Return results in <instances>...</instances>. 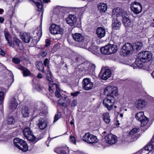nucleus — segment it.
<instances>
[{
    "instance_id": "obj_1",
    "label": "nucleus",
    "mask_w": 154,
    "mask_h": 154,
    "mask_svg": "<svg viewBox=\"0 0 154 154\" xmlns=\"http://www.w3.org/2000/svg\"><path fill=\"white\" fill-rule=\"evenodd\" d=\"M118 42L115 41V44H108L104 47H102L100 49V51L102 54H110L116 52L118 49L117 46L116 44Z\"/></svg>"
},
{
    "instance_id": "obj_2",
    "label": "nucleus",
    "mask_w": 154,
    "mask_h": 154,
    "mask_svg": "<svg viewBox=\"0 0 154 154\" xmlns=\"http://www.w3.org/2000/svg\"><path fill=\"white\" fill-rule=\"evenodd\" d=\"M95 66L88 62H84L79 66V68L86 74H90L93 72Z\"/></svg>"
},
{
    "instance_id": "obj_3",
    "label": "nucleus",
    "mask_w": 154,
    "mask_h": 154,
    "mask_svg": "<svg viewBox=\"0 0 154 154\" xmlns=\"http://www.w3.org/2000/svg\"><path fill=\"white\" fill-rule=\"evenodd\" d=\"M69 8L66 7H61L59 6H56L54 9L53 12L54 14L53 17L57 16V18H62L65 12H69Z\"/></svg>"
},
{
    "instance_id": "obj_4",
    "label": "nucleus",
    "mask_w": 154,
    "mask_h": 154,
    "mask_svg": "<svg viewBox=\"0 0 154 154\" xmlns=\"http://www.w3.org/2000/svg\"><path fill=\"white\" fill-rule=\"evenodd\" d=\"M14 145L20 150L23 152L28 150V146L26 143L22 139L16 138L14 140Z\"/></svg>"
},
{
    "instance_id": "obj_5",
    "label": "nucleus",
    "mask_w": 154,
    "mask_h": 154,
    "mask_svg": "<svg viewBox=\"0 0 154 154\" xmlns=\"http://www.w3.org/2000/svg\"><path fill=\"white\" fill-rule=\"evenodd\" d=\"M115 97L108 95L103 101V103L104 106L109 110L112 109L113 106L115 102Z\"/></svg>"
},
{
    "instance_id": "obj_6",
    "label": "nucleus",
    "mask_w": 154,
    "mask_h": 154,
    "mask_svg": "<svg viewBox=\"0 0 154 154\" xmlns=\"http://www.w3.org/2000/svg\"><path fill=\"white\" fill-rule=\"evenodd\" d=\"M23 133L24 136L28 140L35 142L38 140L37 139L33 134L29 128H25L23 130Z\"/></svg>"
},
{
    "instance_id": "obj_7",
    "label": "nucleus",
    "mask_w": 154,
    "mask_h": 154,
    "mask_svg": "<svg viewBox=\"0 0 154 154\" xmlns=\"http://www.w3.org/2000/svg\"><path fill=\"white\" fill-rule=\"evenodd\" d=\"M136 119L141 123V126H143L148 123V119L144 116L143 112H138L135 116Z\"/></svg>"
},
{
    "instance_id": "obj_8",
    "label": "nucleus",
    "mask_w": 154,
    "mask_h": 154,
    "mask_svg": "<svg viewBox=\"0 0 154 154\" xmlns=\"http://www.w3.org/2000/svg\"><path fill=\"white\" fill-rule=\"evenodd\" d=\"M82 139L84 141L90 144L96 143L98 141L97 137L89 133H86Z\"/></svg>"
},
{
    "instance_id": "obj_9",
    "label": "nucleus",
    "mask_w": 154,
    "mask_h": 154,
    "mask_svg": "<svg viewBox=\"0 0 154 154\" xmlns=\"http://www.w3.org/2000/svg\"><path fill=\"white\" fill-rule=\"evenodd\" d=\"M103 93L106 96H116L118 95L117 88L116 87L108 86L104 89Z\"/></svg>"
},
{
    "instance_id": "obj_10",
    "label": "nucleus",
    "mask_w": 154,
    "mask_h": 154,
    "mask_svg": "<svg viewBox=\"0 0 154 154\" xmlns=\"http://www.w3.org/2000/svg\"><path fill=\"white\" fill-rule=\"evenodd\" d=\"M138 57L141 59L143 62H147L150 60L152 58L151 53L148 51H145L140 52L138 54Z\"/></svg>"
},
{
    "instance_id": "obj_11",
    "label": "nucleus",
    "mask_w": 154,
    "mask_h": 154,
    "mask_svg": "<svg viewBox=\"0 0 154 154\" xmlns=\"http://www.w3.org/2000/svg\"><path fill=\"white\" fill-rule=\"evenodd\" d=\"M133 49L132 45L127 43L122 47L121 51V54L123 56H126Z\"/></svg>"
},
{
    "instance_id": "obj_12",
    "label": "nucleus",
    "mask_w": 154,
    "mask_h": 154,
    "mask_svg": "<svg viewBox=\"0 0 154 154\" xmlns=\"http://www.w3.org/2000/svg\"><path fill=\"white\" fill-rule=\"evenodd\" d=\"M126 12L119 8H116L112 10V17L114 20H117V18L119 16L123 17L126 15Z\"/></svg>"
},
{
    "instance_id": "obj_13",
    "label": "nucleus",
    "mask_w": 154,
    "mask_h": 154,
    "mask_svg": "<svg viewBox=\"0 0 154 154\" xmlns=\"http://www.w3.org/2000/svg\"><path fill=\"white\" fill-rule=\"evenodd\" d=\"M131 8L133 12L136 14H140L142 10V7L141 4L136 2L131 4Z\"/></svg>"
},
{
    "instance_id": "obj_14",
    "label": "nucleus",
    "mask_w": 154,
    "mask_h": 154,
    "mask_svg": "<svg viewBox=\"0 0 154 154\" xmlns=\"http://www.w3.org/2000/svg\"><path fill=\"white\" fill-rule=\"evenodd\" d=\"M50 32L53 34H62L63 33V30L60 26L54 24H52L49 28Z\"/></svg>"
},
{
    "instance_id": "obj_15",
    "label": "nucleus",
    "mask_w": 154,
    "mask_h": 154,
    "mask_svg": "<svg viewBox=\"0 0 154 154\" xmlns=\"http://www.w3.org/2000/svg\"><path fill=\"white\" fill-rule=\"evenodd\" d=\"M66 20L67 23L71 26L75 27L77 26V18L74 15H69Z\"/></svg>"
},
{
    "instance_id": "obj_16",
    "label": "nucleus",
    "mask_w": 154,
    "mask_h": 154,
    "mask_svg": "<svg viewBox=\"0 0 154 154\" xmlns=\"http://www.w3.org/2000/svg\"><path fill=\"white\" fill-rule=\"evenodd\" d=\"M44 106L45 105L42 102L37 103L33 107V114L36 115L39 114Z\"/></svg>"
},
{
    "instance_id": "obj_17",
    "label": "nucleus",
    "mask_w": 154,
    "mask_h": 154,
    "mask_svg": "<svg viewBox=\"0 0 154 154\" xmlns=\"http://www.w3.org/2000/svg\"><path fill=\"white\" fill-rule=\"evenodd\" d=\"M147 104V102L145 100L139 99L136 101L135 106L138 109H142L144 108Z\"/></svg>"
},
{
    "instance_id": "obj_18",
    "label": "nucleus",
    "mask_w": 154,
    "mask_h": 154,
    "mask_svg": "<svg viewBox=\"0 0 154 154\" xmlns=\"http://www.w3.org/2000/svg\"><path fill=\"white\" fill-rule=\"evenodd\" d=\"M10 46L13 48H19L21 49L23 48L22 44L20 40L17 38H13L12 42L8 43Z\"/></svg>"
},
{
    "instance_id": "obj_19",
    "label": "nucleus",
    "mask_w": 154,
    "mask_h": 154,
    "mask_svg": "<svg viewBox=\"0 0 154 154\" xmlns=\"http://www.w3.org/2000/svg\"><path fill=\"white\" fill-rule=\"evenodd\" d=\"M154 148V136L150 140V141L143 148L141 149V152H145L146 151H149L148 153H146L148 154L149 152L152 150Z\"/></svg>"
},
{
    "instance_id": "obj_20",
    "label": "nucleus",
    "mask_w": 154,
    "mask_h": 154,
    "mask_svg": "<svg viewBox=\"0 0 154 154\" xmlns=\"http://www.w3.org/2000/svg\"><path fill=\"white\" fill-rule=\"evenodd\" d=\"M82 82V87L85 90H88L92 88L93 84L89 79H84Z\"/></svg>"
},
{
    "instance_id": "obj_21",
    "label": "nucleus",
    "mask_w": 154,
    "mask_h": 154,
    "mask_svg": "<svg viewBox=\"0 0 154 154\" xmlns=\"http://www.w3.org/2000/svg\"><path fill=\"white\" fill-rule=\"evenodd\" d=\"M105 139L106 142L110 144H114L117 141V137L112 134L106 135Z\"/></svg>"
},
{
    "instance_id": "obj_22",
    "label": "nucleus",
    "mask_w": 154,
    "mask_h": 154,
    "mask_svg": "<svg viewBox=\"0 0 154 154\" xmlns=\"http://www.w3.org/2000/svg\"><path fill=\"white\" fill-rule=\"evenodd\" d=\"M35 31L37 36L34 37L33 41L35 44H36L39 41L42 34V23L39 27L37 28Z\"/></svg>"
},
{
    "instance_id": "obj_23",
    "label": "nucleus",
    "mask_w": 154,
    "mask_h": 154,
    "mask_svg": "<svg viewBox=\"0 0 154 154\" xmlns=\"http://www.w3.org/2000/svg\"><path fill=\"white\" fill-rule=\"evenodd\" d=\"M140 131V129L138 128H133L129 132L128 136L130 137L132 139L131 141H134L138 138V135L137 133Z\"/></svg>"
},
{
    "instance_id": "obj_24",
    "label": "nucleus",
    "mask_w": 154,
    "mask_h": 154,
    "mask_svg": "<svg viewBox=\"0 0 154 154\" xmlns=\"http://www.w3.org/2000/svg\"><path fill=\"white\" fill-rule=\"evenodd\" d=\"M72 35L74 39L77 42H82V43L84 41V36L80 33H76L72 34Z\"/></svg>"
},
{
    "instance_id": "obj_25",
    "label": "nucleus",
    "mask_w": 154,
    "mask_h": 154,
    "mask_svg": "<svg viewBox=\"0 0 154 154\" xmlns=\"http://www.w3.org/2000/svg\"><path fill=\"white\" fill-rule=\"evenodd\" d=\"M106 30L104 28L102 27H98L96 30V34L97 37L99 38L104 37L106 35Z\"/></svg>"
},
{
    "instance_id": "obj_26",
    "label": "nucleus",
    "mask_w": 154,
    "mask_h": 154,
    "mask_svg": "<svg viewBox=\"0 0 154 154\" xmlns=\"http://www.w3.org/2000/svg\"><path fill=\"white\" fill-rule=\"evenodd\" d=\"M38 125L40 129L43 130L46 128L47 123L45 119L40 118L38 120Z\"/></svg>"
},
{
    "instance_id": "obj_27",
    "label": "nucleus",
    "mask_w": 154,
    "mask_h": 154,
    "mask_svg": "<svg viewBox=\"0 0 154 154\" xmlns=\"http://www.w3.org/2000/svg\"><path fill=\"white\" fill-rule=\"evenodd\" d=\"M29 1L32 2V4H34L36 5L38 11H42L43 5L42 1L41 0H29Z\"/></svg>"
},
{
    "instance_id": "obj_28",
    "label": "nucleus",
    "mask_w": 154,
    "mask_h": 154,
    "mask_svg": "<svg viewBox=\"0 0 154 154\" xmlns=\"http://www.w3.org/2000/svg\"><path fill=\"white\" fill-rule=\"evenodd\" d=\"M20 38L23 41L26 43H29L31 39L30 36L26 32L21 34Z\"/></svg>"
},
{
    "instance_id": "obj_29",
    "label": "nucleus",
    "mask_w": 154,
    "mask_h": 154,
    "mask_svg": "<svg viewBox=\"0 0 154 154\" xmlns=\"http://www.w3.org/2000/svg\"><path fill=\"white\" fill-rule=\"evenodd\" d=\"M30 112V109L26 106L23 107L21 110V113L23 117H29Z\"/></svg>"
},
{
    "instance_id": "obj_30",
    "label": "nucleus",
    "mask_w": 154,
    "mask_h": 154,
    "mask_svg": "<svg viewBox=\"0 0 154 154\" xmlns=\"http://www.w3.org/2000/svg\"><path fill=\"white\" fill-rule=\"evenodd\" d=\"M18 103L16 99L14 98H12L10 105V109L12 111H14L17 107Z\"/></svg>"
},
{
    "instance_id": "obj_31",
    "label": "nucleus",
    "mask_w": 154,
    "mask_h": 154,
    "mask_svg": "<svg viewBox=\"0 0 154 154\" xmlns=\"http://www.w3.org/2000/svg\"><path fill=\"white\" fill-rule=\"evenodd\" d=\"M121 23L117 20V19L116 20L114 19L112 21V27L113 29L114 30L119 29L121 26Z\"/></svg>"
},
{
    "instance_id": "obj_32",
    "label": "nucleus",
    "mask_w": 154,
    "mask_h": 154,
    "mask_svg": "<svg viewBox=\"0 0 154 154\" xmlns=\"http://www.w3.org/2000/svg\"><path fill=\"white\" fill-rule=\"evenodd\" d=\"M98 9L100 12H105L107 9L106 5L104 3H100L97 5Z\"/></svg>"
},
{
    "instance_id": "obj_33",
    "label": "nucleus",
    "mask_w": 154,
    "mask_h": 154,
    "mask_svg": "<svg viewBox=\"0 0 154 154\" xmlns=\"http://www.w3.org/2000/svg\"><path fill=\"white\" fill-rule=\"evenodd\" d=\"M111 75V72L109 69H106L103 74L101 78L103 80H106L109 78Z\"/></svg>"
},
{
    "instance_id": "obj_34",
    "label": "nucleus",
    "mask_w": 154,
    "mask_h": 154,
    "mask_svg": "<svg viewBox=\"0 0 154 154\" xmlns=\"http://www.w3.org/2000/svg\"><path fill=\"white\" fill-rule=\"evenodd\" d=\"M122 21L123 24L126 27L131 26V20L128 17H124L122 18Z\"/></svg>"
},
{
    "instance_id": "obj_35",
    "label": "nucleus",
    "mask_w": 154,
    "mask_h": 154,
    "mask_svg": "<svg viewBox=\"0 0 154 154\" xmlns=\"http://www.w3.org/2000/svg\"><path fill=\"white\" fill-rule=\"evenodd\" d=\"M144 62H143L141 59H139V57H138L136 59L135 61L134 64H135L136 65V66L138 68H141L143 67V63Z\"/></svg>"
},
{
    "instance_id": "obj_36",
    "label": "nucleus",
    "mask_w": 154,
    "mask_h": 154,
    "mask_svg": "<svg viewBox=\"0 0 154 154\" xmlns=\"http://www.w3.org/2000/svg\"><path fill=\"white\" fill-rule=\"evenodd\" d=\"M103 116L104 121L107 124L109 123L110 121L109 114L107 112L104 113Z\"/></svg>"
},
{
    "instance_id": "obj_37",
    "label": "nucleus",
    "mask_w": 154,
    "mask_h": 154,
    "mask_svg": "<svg viewBox=\"0 0 154 154\" xmlns=\"http://www.w3.org/2000/svg\"><path fill=\"white\" fill-rule=\"evenodd\" d=\"M98 47L96 45H92L88 48L89 51H91L93 53L96 54L98 51Z\"/></svg>"
},
{
    "instance_id": "obj_38",
    "label": "nucleus",
    "mask_w": 154,
    "mask_h": 154,
    "mask_svg": "<svg viewBox=\"0 0 154 154\" xmlns=\"http://www.w3.org/2000/svg\"><path fill=\"white\" fill-rule=\"evenodd\" d=\"M36 65L38 69L42 72H45L44 67L43 63L42 62L39 61L36 63Z\"/></svg>"
},
{
    "instance_id": "obj_39",
    "label": "nucleus",
    "mask_w": 154,
    "mask_h": 154,
    "mask_svg": "<svg viewBox=\"0 0 154 154\" xmlns=\"http://www.w3.org/2000/svg\"><path fill=\"white\" fill-rule=\"evenodd\" d=\"M142 46L141 43L137 42L134 44L133 45V49H136L137 51L139 50L140 49Z\"/></svg>"
},
{
    "instance_id": "obj_40",
    "label": "nucleus",
    "mask_w": 154,
    "mask_h": 154,
    "mask_svg": "<svg viewBox=\"0 0 154 154\" xmlns=\"http://www.w3.org/2000/svg\"><path fill=\"white\" fill-rule=\"evenodd\" d=\"M22 73L24 77H27L30 75L31 73L29 69L26 68L25 69L22 71Z\"/></svg>"
},
{
    "instance_id": "obj_41",
    "label": "nucleus",
    "mask_w": 154,
    "mask_h": 154,
    "mask_svg": "<svg viewBox=\"0 0 154 154\" xmlns=\"http://www.w3.org/2000/svg\"><path fill=\"white\" fill-rule=\"evenodd\" d=\"M7 123L8 124H13L15 122V119L12 116H9L7 119Z\"/></svg>"
},
{
    "instance_id": "obj_42",
    "label": "nucleus",
    "mask_w": 154,
    "mask_h": 154,
    "mask_svg": "<svg viewBox=\"0 0 154 154\" xmlns=\"http://www.w3.org/2000/svg\"><path fill=\"white\" fill-rule=\"evenodd\" d=\"M48 73H47L46 75V78L49 81V82L51 84V82H52V79L51 78V74L50 71H48Z\"/></svg>"
},
{
    "instance_id": "obj_43",
    "label": "nucleus",
    "mask_w": 154,
    "mask_h": 154,
    "mask_svg": "<svg viewBox=\"0 0 154 154\" xmlns=\"http://www.w3.org/2000/svg\"><path fill=\"white\" fill-rule=\"evenodd\" d=\"M4 33L5 39L7 41L8 43L9 42V40L10 38V35L8 32L7 31L5 30L4 31Z\"/></svg>"
},
{
    "instance_id": "obj_44",
    "label": "nucleus",
    "mask_w": 154,
    "mask_h": 154,
    "mask_svg": "<svg viewBox=\"0 0 154 154\" xmlns=\"http://www.w3.org/2000/svg\"><path fill=\"white\" fill-rule=\"evenodd\" d=\"M54 85H55L56 87V90L55 92V96L57 98H59L61 96V94L60 93V89L58 87H57V85L56 84H54Z\"/></svg>"
},
{
    "instance_id": "obj_45",
    "label": "nucleus",
    "mask_w": 154,
    "mask_h": 154,
    "mask_svg": "<svg viewBox=\"0 0 154 154\" xmlns=\"http://www.w3.org/2000/svg\"><path fill=\"white\" fill-rule=\"evenodd\" d=\"M33 87L35 88L38 91H41L42 90L43 88L39 84H37L33 85Z\"/></svg>"
},
{
    "instance_id": "obj_46",
    "label": "nucleus",
    "mask_w": 154,
    "mask_h": 154,
    "mask_svg": "<svg viewBox=\"0 0 154 154\" xmlns=\"http://www.w3.org/2000/svg\"><path fill=\"white\" fill-rule=\"evenodd\" d=\"M4 94L2 91H0V104H1L3 102L4 99Z\"/></svg>"
},
{
    "instance_id": "obj_47",
    "label": "nucleus",
    "mask_w": 154,
    "mask_h": 154,
    "mask_svg": "<svg viewBox=\"0 0 154 154\" xmlns=\"http://www.w3.org/2000/svg\"><path fill=\"white\" fill-rule=\"evenodd\" d=\"M75 9L77 10L78 11L80 12L79 14V16H81L82 14L83 13L84 11V10L82 8H75Z\"/></svg>"
},
{
    "instance_id": "obj_48",
    "label": "nucleus",
    "mask_w": 154,
    "mask_h": 154,
    "mask_svg": "<svg viewBox=\"0 0 154 154\" xmlns=\"http://www.w3.org/2000/svg\"><path fill=\"white\" fill-rule=\"evenodd\" d=\"M13 62L16 64H18L20 63V60L18 58H14L12 60Z\"/></svg>"
},
{
    "instance_id": "obj_49",
    "label": "nucleus",
    "mask_w": 154,
    "mask_h": 154,
    "mask_svg": "<svg viewBox=\"0 0 154 154\" xmlns=\"http://www.w3.org/2000/svg\"><path fill=\"white\" fill-rule=\"evenodd\" d=\"M70 141L72 142L73 143L76 144L75 139V137L73 136H70Z\"/></svg>"
},
{
    "instance_id": "obj_50",
    "label": "nucleus",
    "mask_w": 154,
    "mask_h": 154,
    "mask_svg": "<svg viewBox=\"0 0 154 154\" xmlns=\"http://www.w3.org/2000/svg\"><path fill=\"white\" fill-rule=\"evenodd\" d=\"M49 61L48 58H46L44 61V65L45 66H48Z\"/></svg>"
},
{
    "instance_id": "obj_51",
    "label": "nucleus",
    "mask_w": 154,
    "mask_h": 154,
    "mask_svg": "<svg viewBox=\"0 0 154 154\" xmlns=\"http://www.w3.org/2000/svg\"><path fill=\"white\" fill-rule=\"evenodd\" d=\"M77 104V101L75 100H72V103L71 104V106L72 107L75 106Z\"/></svg>"
},
{
    "instance_id": "obj_52",
    "label": "nucleus",
    "mask_w": 154,
    "mask_h": 154,
    "mask_svg": "<svg viewBox=\"0 0 154 154\" xmlns=\"http://www.w3.org/2000/svg\"><path fill=\"white\" fill-rule=\"evenodd\" d=\"M60 116V115H59L58 114H56L55 115V116L54 117V122H56L59 119Z\"/></svg>"
},
{
    "instance_id": "obj_53",
    "label": "nucleus",
    "mask_w": 154,
    "mask_h": 154,
    "mask_svg": "<svg viewBox=\"0 0 154 154\" xmlns=\"http://www.w3.org/2000/svg\"><path fill=\"white\" fill-rule=\"evenodd\" d=\"M79 93V91H75L74 93H71V95L74 97H76L78 96V95Z\"/></svg>"
},
{
    "instance_id": "obj_54",
    "label": "nucleus",
    "mask_w": 154,
    "mask_h": 154,
    "mask_svg": "<svg viewBox=\"0 0 154 154\" xmlns=\"http://www.w3.org/2000/svg\"><path fill=\"white\" fill-rule=\"evenodd\" d=\"M17 68L18 69L23 71L25 69V68L23 66L19 65L17 66Z\"/></svg>"
},
{
    "instance_id": "obj_55",
    "label": "nucleus",
    "mask_w": 154,
    "mask_h": 154,
    "mask_svg": "<svg viewBox=\"0 0 154 154\" xmlns=\"http://www.w3.org/2000/svg\"><path fill=\"white\" fill-rule=\"evenodd\" d=\"M60 148L59 147L57 148H55L54 149V151L57 153H59V152H60V151L61 150Z\"/></svg>"
},
{
    "instance_id": "obj_56",
    "label": "nucleus",
    "mask_w": 154,
    "mask_h": 154,
    "mask_svg": "<svg viewBox=\"0 0 154 154\" xmlns=\"http://www.w3.org/2000/svg\"><path fill=\"white\" fill-rule=\"evenodd\" d=\"M5 52L2 50L1 48H0V55L2 56H4L5 55Z\"/></svg>"
},
{
    "instance_id": "obj_57",
    "label": "nucleus",
    "mask_w": 154,
    "mask_h": 154,
    "mask_svg": "<svg viewBox=\"0 0 154 154\" xmlns=\"http://www.w3.org/2000/svg\"><path fill=\"white\" fill-rule=\"evenodd\" d=\"M60 154H67V153L66 152L63 150H61L60 151Z\"/></svg>"
},
{
    "instance_id": "obj_58",
    "label": "nucleus",
    "mask_w": 154,
    "mask_h": 154,
    "mask_svg": "<svg viewBox=\"0 0 154 154\" xmlns=\"http://www.w3.org/2000/svg\"><path fill=\"white\" fill-rule=\"evenodd\" d=\"M47 52L46 51H43L41 55L43 57H44L47 54Z\"/></svg>"
},
{
    "instance_id": "obj_59",
    "label": "nucleus",
    "mask_w": 154,
    "mask_h": 154,
    "mask_svg": "<svg viewBox=\"0 0 154 154\" xmlns=\"http://www.w3.org/2000/svg\"><path fill=\"white\" fill-rule=\"evenodd\" d=\"M4 20V18L2 17H0V23H2Z\"/></svg>"
},
{
    "instance_id": "obj_60",
    "label": "nucleus",
    "mask_w": 154,
    "mask_h": 154,
    "mask_svg": "<svg viewBox=\"0 0 154 154\" xmlns=\"http://www.w3.org/2000/svg\"><path fill=\"white\" fill-rule=\"evenodd\" d=\"M37 77L38 78H42V74H41V73H39L37 76Z\"/></svg>"
},
{
    "instance_id": "obj_61",
    "label": "nucleus",
    "mask_w": 154,
    "mask_h": 154,
    "mask_svg": "<svg viewBox=\"0 0 154 154\" xmlns=\"http://www.w3.org/2000/svg\"><path fill=\"white\" fill-rule=\"evenodd\" d=\"M49 90L50 93H52L53 92V90L50 86L49 87Z\"/></svg>"
},
{
    "instance_id": "obj_62",
    "label": "nucleus",
    "mask_w": 154,
    "mask_h": 154,
    "mask_svg": "<svg viewBox=\"0 0 154 154\" xmlns=\"http://www.w3.org/2000/svg\"><path fill=\"white\" fill-rule=\"evenodd\" d=\"M43 2L45 3H47L50 1V0H43Z\"/></svg>"
},
{
    "instance_id": "obj_63",
    "label": "nucleus",
    "mask_w": 154,
    "mask_h": 154,
    "mask_svg": "<svg viewBox=\"0 0 154 154\" xmlns=\"http://www.w3.org/2000/svg\"><path fill=\"white\" fill-rule=\"evenodd\" d=\"M50 41L49 39H47L45 40L46 43L50 44Z\"/></svg>"
},
{
    "instance_id": "obj_64",
    "label": "nucleus",
    "mask_w": 154,
    "mask_h": 154,
    "mask_svg": "<svg viewBox=\"0 0 154 154\" xmlns=\"http://www.w3.org/2000/svg\"><path fill=\"white\" fill-rule=\"evenodd\" d=\"M4 12V10L3 9L0 8V14H2Z\"/></svg>"
}]
</instances>
